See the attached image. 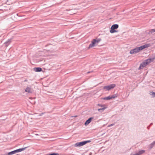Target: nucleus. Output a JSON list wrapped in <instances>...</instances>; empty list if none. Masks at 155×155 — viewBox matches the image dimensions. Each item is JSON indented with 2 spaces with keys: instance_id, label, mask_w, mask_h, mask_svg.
<instances>
[{
  "instance_id": "3",
  "label": "nucleus",
  "mask_w": 155,
  "mask_h": 155,
  "mask_svg": "<svg viewBox=\"0 0 155 155\" xmlns=\"http://www.w3.org/2000/svg\"><path fill=\"white\" fill-rule=\"evenodd\" d=\"M119 25L117 24H114L113 25L111 28V30H110V32L111 33H113L114 32H117V31L115 30L118 28Z\"/></svg>"
},
{
  "instance_id": "12",
  "label": "nucleus",
  "mask_w": 155,
  "mask_h": 155,
  "mask_svg": "<svg viewBox=\"0 0 155 155\" xmlns=\"http://www.w3.org/2000/svg\"><path fill=\"white\" fill-rule=\"evenodd\" d=\"M25 91L28 93H31L32 92L31 88L29 87H27L26 88L25 90Z\"/></svg>"
},
{
  "instance_id": "21",
  "label": "nucleus",
  "mask_w": 155,
  "mask_h": 155,
  "mask_svg": "<svg viewBox=\"0 0 155 155\" xmlns=\"http://www.w3.org/2000/svg\"><path fill=\"white\" fill-rule=\"evenodd\" d=\"M98 105L100 107H102V108L103 107H105V105H101L99 104H98Z\"/></svg>"
},
{
  "instance_id": "11",
  "label": "nucleus",
  "mask_w": 155,
  "mask_h": 155,
  "mask_svg": "<svg viewBox=\"0 0 155 155\" xmlns=\"http://www.w3.org/2000/svg\"><path fill=\"white\" fill-rule=\"evenodd\" d=\"M93 119V117H91L87 120L84 123L85 125L88 124L91 121V120Z\"/></svg>"
},
{
  "instance_id": "29",
  "label": "nucleus",
  "mask_w": 155,
  "mask_h": 155,
  "mask_svg": "<svg viewBox=\"0 0 155 155\" xmlns=\"http://www.w3.org/2000/svg\"><path fill=\"white\" fill-rule=\"evenodd\" d=\"M77 116H75L74 117H77Z\"/></svg>"
},
{
  "instance_id": "7",
  "label": "nucleus",
  "mask_w": 155,
  "mask_h": 155,
  "mask_svg": "<svg viewBox=\"0 0 155 155\" xmlns=\"http://www.w3.org/2000/svg\"><path fill=\"white\" fill-rule=\"evenodd\" d=\"M117 97V95L116 94H114L112 96H109L107 97H105L103 98V99L105 100H109L112 98H114Z\"/></svg>"
},
{
  "instance_id": "8",
  "label": "nucleus",
  "mask_w": 155,
  "mask_h": 155,
  "mask_svg": "<svg viewBox=\"0 0 155 155\" xmlns=\"http://www.w3.org/2000/svg\"><path fill=\"white\" fill-rule=\"evenodd\" d=\"M147 63L143 61L141 63L140 65L139 68H138V70H140L141 69L143 68L144 67H145L147 65Z\"/></svg>"
},
{
  "instance_id": "17",
  "label": "nucleus",
  "mask_w": 155,
  "mask_h": 155,
  "mask_svg": "<svg viewBox=\"0 0 155 155\" xmlns=\"http://www.w3.org/2000/svg\"><path fill=\"white\" fill-rule=\"evenodd\" d=\"M106 108L105 107H104L101 108H99L98 109V110L99 111L103 112L104 110Z\"/></svg>"
},
{
  "instance_id": "5",
  "label": "nucleus",
  "mask_w": 155,
  "mask_h": 155,
  "mask_svg": "<svg viewBox=\"0 0 155 155\" xmlns=\"http://www.w3.org/2000/svg\"><path fill=\"white\" fill-rule=\"evenodd\" d=\"M116 85L114 84H111L108 86H105L104 87V89H106L107 91H109L111 89L114 88L115 87Z\"/></svg>"
},
{
  "instance_id": "18",
  "label": "nucleus",
  "mask_w": 155,
  "mask_h": 155,
  "mask_svg": "<svg viewBox=\"0 0 155 155\" xmlns=\"http://www.w3.org/2000/svg\"><path fill=\"white\" fill-rule=\"evenodd\" d=\"M155 32V29L150 30L148 32L149 34H151Z\"/></svg>"
},
{
  "instance_id": "20",
  "label": "nucleus",
  "mask_w": 155,
  "mask_h": 155,
  "mask_svg": "<svg viewBox=\"0 0 155 155\" xmlns=\"http://www.w3.org/2000/svg\"><path fill=\"white\" fill-rule=\"evenodd\" d=\"M151 95H152L153 97H155V92H151Z\"/></svg>"
},
{
  "instance_id": "2",
  "label": "nucleus",
  "mask_w": 155,
  "mask_h": 155,
  "mask_svg": "<svg viewBox=\"0 0 155 155\" xmlns=\"http://www.w3.org/2000/svg\"><path fill=\"white\" fill-rule=\"evenodd\" d=\"M26 148V147L22 148H20L15 150L13 151H12L8 152L6 154L7 155H11L12 154H15L16 153L18 152H20L21 151H23L25 150V149Z\"/></svg>"
},
{
  "instance_id": "28",
  "label": "nucleus",
  "mask_w": 155,
  "mask_h": 155,
  "mask_svg": "<svg viewBox=\"0 0 155 155\" xmlns=\"http://www.w3.org/2000/svg\"><path fill=\"white\" fill-rule=\"evenodd\" d=\"M36 135H38V134H36Z\"/></svg>"
},
{
  "instance_id": "14",
  "label": "nucleus",
  "mask_w": 155,
  "mask_h": 155,
  "mask_svg": "<svg viewBox=\"0 0 155 155\" xmlns=\"http://www.w3.org/2000/svg\"><path fill=\"white\" fill-rule=\"evenodd\" d=\"M34 70L36 72H40L42 71V69L41 68H34Z\"/></svg>"
},
{
  "instance_id": "6",
  "label": "nucleus",
  "mask_w": 155,
  "mask_h": 155,
  "mask_svg": "<svg viewBox=\"0 0 155 155\" xmlns=\"http://www.w3.org/2000/svg\"><path fill=\"white\" fill-rule=\"evenodd\" d=\"M140 51L139 47H137L131 50L130 53L131 54H134Z\"/></svg>"
},
{
  "instance_id": "27",
  "label": "nucleus",
  "mask_w": 155,
  "mask_h": 155,
  "mask_svg": "<svg viewBox=\"0 0 155 155\" xmlns=\"http://www.w3.org/2000/svg\"><path fill=\"white\" fill-rule=\"evenodd\" d=\"M27 81V80H25V81Z\"/></svg>"
},
{
  "instance_id": "26",
  "label": "nucleus",
  "mask_w": 155,
  "mask_h": 155,
  "mask_svg": "<svg viewBox=\"0 0 155 155\" xmlns=\"http://www.w3.org/2000/svg\"><path fill=\"white\" fill-rule=\"evenodd\" d=\"M147 128H148V129H149V126L147 127Z\"/></svg>"
},
{
  "instance_id": "25",
  "label": "nucleus",
  "mask_w": 155,
  "mask_h": 155,
  "mask_svg": "<svg viewBox=\"0 0 155 155\" xmlns=\"http://www.w3.org/2000/svg\"><path fill=\"white\" fill-rule=\"evenodd\" d=\"M90 72H88L87 73H90Z\"/></svg>"
},
{
  "instance_id": "16",
  "label": "nucleus",
  "mask_w": 155,
  "mask_h": 155,
  "mask_svg": "<svg viewBox=\"0 0 155 155\" xmlns=\"http://www.w3.org/2000/svg\"><path fill=\"white\" fill-rule=\"evenodd\" d=\"M155 145V141L153 142L149 145V148L150 149L152 148Z\"/></svg>"
},
{
  "instance_id": "4",
  "label": "nucleus",
  "mask_w": 155,
  "mask_h": 155,
  "mask_svg": "<svg viewBox=\"0 0 155 155\" xmlns=\"http://www.w3.org/2000/svg\"><path fill=\"white\" fill-rule=\"evenodd\" d=\"M91 142V141L90 140H87V141H82L80 142H78L76 143L75 144V147H80L86 144L87 143H89Z\"/></svg>"
},
{
  "instance_id": "1",
  "label": "nucleus",
  "mask_w": 155,
  "mask_h": 155,
  "mask_svg": "<svg viewBox=\"0 0 155 155\" xmlns=\"http://www.w3.org/2000/svg\"><path fill=\"white\" fill-rule=\"evenodd\" d=\"M101 38H98L97 39H93L91 42V44H90L89 45V48H91L94 47L96 43H98L101 41Z\"/></svg>"
},
{
  "instance_id": "15",
  "label": "nucleus",
  "mask_w": 155,
  "mask_h": 155,
  "mask_svg": "<svg viewBox=\"0 0 155 155\" xmlns=\"http://www.w3.org/2000/svg\"><path fill=\"white\" fill-rule=\"evenodd\" d=\"M148 47L147 45H144L141 46L139 47L140 51L143 49L144 48H146Z\"/></svg>"
},
{
  "instance_id": "22",
  "label": "nucleus",
  "mask_w": 155,
  "mask_h": 155,
  "mask_svg": "<svg viewBox=\"0 0 155 155\" xmlns=\"http://www.w3.org/2000/svg\"><path fill=\"white\" fill-rule=\"evenodd\" d=\"M114 125V124H112L109 125L108 127H110L113 126Z\"/></svg>"
},
{
  "instance_id": "13",
  "label": "nucleus",
  "mask_w": 155,
  "mask_h": 155,
  "mask_svg": "<svg viewBox=\"0 0 155 155\" xmlns=\"http://www.w3.org/2000/svg\"><path fill=\"white\" fill-rule=\"evenodd\" d=\"M11 39H8L7 41H6L4 43V45L6 47H7L11 43Z\"/></svg>"
},
{
  "instance_id": "10",
  "label": "nucleus",
  "mask_w": 155,
  "mask_h": 155,
  "mask_svg": "<svg viewBox=\"0 0 155 155\" xmlns=\"http://www.w3.org/2000/svg\"><path fill=\"white\" fill-rule=\"evenodd\" d=\"M145 150H139V151L137 152L135 154L132 155H140L144 153Z\"/></svg>"
},
{
  "instance_id": "23",
  "label": "nucleus",
  "mask_w": 155,
  "mask_h": 155,
  "mask_svg": "<svg viewBox=\"0 0 155 155\" xmlns=\"http://www.w3.org/2000/svg\"><path fill=\"white\" fill-rule=\"evenodd\" d=\"M44 113H42L40 114V116H41L42 114H43Z\"/></svg>"
},
{
  "instance_id": "9",
  "label": "nucleus",
  "mask_w": 155,
  "mask_h": 155,
  "mask_svg": "<svg viewBox=\"0 0 155 155\" xmlns=\"http://www.w3.org/2000/svg\"><path fill=\"white\" fill-rule=\"evenodd\" d=\"M155 59V56L152 58H150L147 59L145 61V62L147 63V64H149L151 62H152Z\"/></svg>"
},
{
  "instance_id": "19",
  "label": "nucleus",
  "mask_w": 155,
  "mask_h": 155,
  "mask_svg": "<svg viewBox=\"0 0 155 155\" xmlns=\"http://www.w3.org/2000/svg\"><path fill=\"white\" fill-rule=\"evenodd\" d=\"M46 155H59V154L58 153H52L48 154H47Z\"/></svg>"
},
{
  "instance_id": "24",
  "label": "nucleus",
  "mask_w": 155,
  "mask_h": 155,
  "mask_svg": "<svg viewBox=\"0 0 155 155\" xmlns=\"http://www.w3.org/2000/svg\"><path fill=\"white\" fill-rule=\"evenodd\" d=\"M152 124H152V123H151L150 124V125H152Z\"/></svg>"
}]
</instances>
